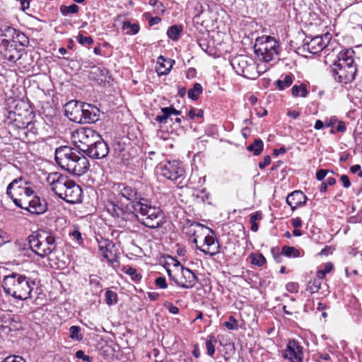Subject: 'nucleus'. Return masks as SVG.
I'll list each match as a JSON object with an SVG mask.
<instances>
[{"mask_svg": "<svg viewBox=\"0 0 362 362\" xmlns=\"http://www.w3.org/2000/svg\"><path fill=\"white\" fill-rule=\"evenodd\" d=\"M113 190L118 196L129 201L132 204L130 209L128 205L126 209L119 206L114 202H108L106 205L107 212L115 218L123 221H132L136 216L134 214V204L142 202L143 198L136 187L127 185L125 183H117L112 187Z\"/></svg>", "mask_w": 362, "mask_h": 362, "instance_id": "1", "label": "nucleus"}, {"mask_svg": "<svg viewBox=\"0 0 362 362\" xmlns=\"http://www.w3.org/2000/svg\"><path fill=\"white\" fill-rule=\"evenodd\" d=\"M36 285V279L18 272H11L6 275L2 281L4 292L13 298L21 300H26L32 298L31 293Z\"/></svg>", "mask_w": 362, "mask_h": 362, "instance_id": "2", "label": "nucleus"}, {"mask_svg": "<svg viewBox=\"0 0 362 362\" xmlns=\"http://www.w3.org/2000/svg\"><path fill=\"white\" fill-rule=\"evenodd\" d=\"M55 160L62 169L77 176L85 174L89 168L87 158L80 151L68 146L55 150Z\"/></svg>", "mask_w": 362, "mask_h": 362, "instance_id": "3", "label": "nucleus"}, {"mask_svg": "<svg viewBox=\"0 0 362 362\" xmlns=\"http://www.w3.org/2000/svg\"><path fill=\"white\" fill-rule=\"evenodd\" d=\"M353 49H344L337 54V60L330 66V71L335 81L347 84L354 80L357 72Z\"/></svg>", "mask_w": 362, "mask_h": 362, "instance_id": "4", "label": "nucleus"}, {"mask_svg": "<svg viewBox=\"0 0 362 362\" xmlns=\"http://www.w3.org/2000/svg\"><path fill=\"white\" fill-rule=\"evenodd\" d=\"M30 250L41 258L54 254L57 250V238L54 233L38 230L28 237Z\"/></svg>", "mask_w": 362, "mask_h": 362, "instance_id": "5", "label": "nucleus"}, {"mask_svg": "<svg viewBox=\"0 0 362 362\" xmlns=\"http://www.w3.org/2000/svg\"><path fill=\"white\" fill-rule=\"evenodd\" d=\"M134 211L140 213L143 216L141 223L149 228H158L165 222V215L160 209L151 206L145 199L142 202L134 204Z\"/></svg>", "mask_w": 362, "mask_h": 362, "instance_id": "6", "label": "nucleus"}, {"mask_svg": "<svg viewBox=\"0 0 362 362\" xmlns=\"http://www.w3.org/2000/svg\"><path fill=\"white\" fill-rule=\"evenodd\" d=\"M254 50L259 59L269 62L279 55V44L274 37L263 35L256 39Z\"/></svg>", "mask_w": 362, "mask_h": 362, "instance_id": "7", "label": "nucleus"}, {"mask_svg": "<svg viewBox=\"0 0 362 362\" xmlns=\"http://www.w3.org/2000/svg\"><path fill=\"white\" fill-rule=\"evenodd\" d=\"M230 64L238 74L247 78L255 79L259 75L253 60L246 55L235 57Z\"/></svg>", "mask_w": 362, "mask_h": 362, "instance_id": "8", "label": "nucleus"}, {"mask_svg": "<svg viewBox=\"0 0 362 362\" xmlns=\"http://www.w3.org/2000/svg\"><path fill=\"white\" fill-rule=\"evenodd\" d=\"M75 143L78 150L84 153L95 142H98L101 136L90 128H80L74 135Z\"/></svg>", "mask_w": 362, "mask_h": 362, "instance_id": "9", "label": "nucleus"}, {"mask_svg": "<svg viewBox=\"0 0 362 362\" xmlns=\"http://www.w3.org/2000/svg\"><path fill=\"white\" fill-rule=\"evenodd\" d=\"M156 171L158 175L172 181L182 177L185 174L182 164L177 160L161 162L156 166Z\"/></svg>", "mask_w": 362, "mask_h": 362, "instance_id": "10", "label": "nucleus"}, {"mask_svg": "<svg viewBox=\"0 0 362 362\" xmlns=\"http://www.w3.org/2000/svg\"><path fill=\"white\" fill-rule=\"evenodd\" d=\"M16 206L27 210L32 214H42L47 209L45 200L34 195H27L25 197H21L19 200L16 199Z\"/></svg>", "mask_w": 362, "mask_h": 362, "instance_id": "11", "label": "nucleus"}, {"mask_svg": "<svg viewBox=\"0 0 362 362\" xmlns=\"http://www.w3.org/2000/svg\"><path fill=\"white\" fill-rule=\"evenodd\" d=\"M28 182L22 177L13 180L7 187L6 194L16 204V199L19 200L21 197L27 195H33L34 191L28 187Z\"/></svg>", "mask_w": 362, "mask_h": 362, "instance_id": "12", "label": "nucleus"}, {"mask_svg": "<svg viewBox=\"0 0 362 362\" xmlns=\"http://www.w3.org/2000/svg\"><path fill=\"white\" fill-rule=\"evenodd\" d=\"M70 181L67 176L59 173H50L47 177V182L50 185L51 190L60 199L65 194Z\"/></svg>", "mask_w": 362, "mask_h": 362, "instance_id": "13", "label": "nucleus"}, {"mask_svg": "<svg viewBox=\"0 0 362 362\" xmlns=\"http://www.w3.org/2000/svg\"><path fill=\"white\" fill-rule=\"evenodd\" d=\"M22 48L11 40H3L0 44V54L9 62H16L21 58Z\"/></svg>", "mask_w": 362, "mask_h": 362, "instance_id": "14", "label": "nucleus"}, {"mask_svg": "<svg viewBox=\"0 0 362 362\" xmlns=\"http://www.w3.org/2000/svg\"><path fill=\"white\" fill-rule=\"evenodd\" d=\"M98 247L103 257L112 266L115 263L118 264L119 261L115 244L107 239H101L98 240Z\"/></svg>", "mask_w": 362, "mask_h": 362, "instance_id": "15", "label": "nucleus"}, {"mask_svg": "<svg viewBox=\"0 0 362 362\" xmlns=\"http://www.w3.org/2000/svg\"><path fill=\"white\" fill-rule=\"evenodd\" d=\"M207 229L209 233L205 235L203 245H197V248L205 254L214 256L219 252V244L215 238L214 231L208 228Z\"/></svg>", "mask_w": 362, "mask_h": 362, "instance_id": "16", "label": "nucleus"}, {"mask_svg": "<svg viewBox=\"0 0 362 362\" xmlns=\"http://www.w3.org/2000/svg\"><path fill=\"white\" fill-rule=\"evenodd\" d=\"M175 266H180L181 271L180 279L179 281H176V285L183 288H192L197 281L195 274L191 269L181 266L179 262H177Z\"/></svg>", "mask_w": 362, "mask_h": 362, "instance_id": "17", "label": "nucleus"}, {"mask_svg": "<svg viewBox=\"0 0 362 362\" xmlns=\"http://www.w3.org/2000/svg\"><path fill=\"white\" fill-rule=\"evenodd\" d=\"M85 103L70 100L64 105V114L71 121L79 123L81 121V111Z\"/></svg>", "mask_w": 362, "mask_h": 362, "instance_id": "18", "label": "nucleus"}, {"mask_svg": "<svg viewBox=\"0 0 362 362\" xmlns=\"http://www.w3.org/2000/svg\"><path fill=\"white\" fill-rule=\"evenodd\" d=\"M283 356L289 362H302L303 348L295 340L289 341Z\"/></svg>", "mask_w": 362, "mask_h": 362, "instance_id": "19", "label": "nucleus"}, {"mask_svg": "<svg viewBox=\"0 0 362 362\" xmlns=\"http://www.w3.org/2000/svg\"><path fill=\"white\" fill-rule=\"evenodd\" d=\"M0 329L6 334L16 332L23 328L20 317L13 315H7L3 317Z\"/></svg>", "mask_w": 362, "mask_h": 362, "instance_id": "20", "label": "nucleus"}, {"mask_svg": "<svg viewBox=\"0 0 362 362\" xmlns=\"http://www.w3.org/2000/svg\"><path fill=\"white\" fill-rule=\"evenodd\" d=\"M325 47L322 37L317 35L314 37H308L303 40L302 49L310 54H316L320 52Z\"/></svg>", "mask_w": 362, "mask_h": 362, "instance_id": "21", "label": "nucleus"}, {"mask_svg": "<svg viewBox=\"0 0 362 362\" xmlns=\"http://www.w3.org/2000/svg\"><path fill=\"white\" fill-rule=\"evenodd\" d=\"M82 193L81 187L71 180L62 199L71 204L78 203L81 202Z\"/></svg>", "mask_w": 362, "mask_h": 362, "instance_id": "22", "label": "nucleus"}, {"mask_svg": "<svg viewBox=\"0 0 362 362\" xmlns=\"http://www.w3.org/2000/svg\"><path fill=\"white\" fill-rule=\"evenodd\" d=\"M109 152L108 145L103 138L98 142H95L84 154L93 159H101L105 158Z\"/></svg>", "mask_w": 362, "mask_h": 362, "instance_id": "23", "label": "nucleus"}, {"mask_svg": "<svg viewBox=\"0 0 362 362\" xmlns=\"http://www.w3.org/2000/svg\"><path fill=\"white\" fill-rule=\"evenodd\" d=\"M82 119L81 124H92L95 123L100 119V110L94 105L85 103L81 111Z\"/></svg>", "mask_w": 362, "mask_h": 362, "instance_id": "24", "label": "nucleus"}, {"mask_svg": "<svg viewBox=\"0 0 362 362\" xmlns=\"http://www.w3.org/2000/svg\"><path fill=\"white\" fill-rule=\"evenodd\" d=\"M307 197L300 190H296L290 193L286 197V203L291 206L292 211H294L298 206L305 205Z\"/></svg>", "mask_w": 362, "mask_h": 362, "instance_id": "25", "label": "nucleus"}, {"mask_svg": "<svg viewBox=\"0 0 362 362\" xmlns=\"http://www.w3.org/2000/svg\"><path fill=\"white\" fill-rule=\"evenodd\" d=\"M174 61L160 56L157 59L156 72L159 76L168 74L173 68Z\"/></svg>", "mask_w": 362, "mask_h": 362, "instance_id": "26", "label": "nucleus"}, {"mask_svg": "<svg viewBox=\"0 0 362 362\" xmlns=\"http://www.w3.org/2000/svg\"><path fill=\"white\" fill-rule=\"evenodd\" d=\"M161 112L163 115H158L155 118V120L161 124H166L168 119L170 117L171 115H180L181 114V112L177 110L173 106L163 107L161 108Z\"/></svg>", "mask_w": 362, "mask_h": 362, "instance_id": "27", "label": "nucleus"}, {"mask_svg": "<svg viewBox=\"0 0 362 362\" xmlns=\"http://www.w3.org/2000/svg\"><path fill=\"white\" fill-rule=\"evenodd\" d=\"M263 149L264 144L260 139H255L254 142L248 145L247 147V150L250 152H253L255 156L260 155Z\"/></svg>", "mask_w": 362, "mask_h": 362, "instance_id": "28", "label": "nucleus"}, {"mask_svg": "<svg viewBox=\"0 0 362 362\" xmlns=\"http://www.w3.org/2000/svg\"><path fill=\"white\" fill-rule=\"evenodd\" d=\"M122 29L126 30V35H132L139 32L140 26L138 23H131L130 21H127L123 23Z\"/></svg>", "mask_w": 362, "mask_h": 362, "instance_id": "29", "label": "nucleus"}, {"mask_svg": "<svg viewBox=\"0 0 362 362\" xmlns=\"http://www.w3.org/2000/svg\"><path fill=\"white\" fill-rule=\"evenodd\" d=\"M293 76L291 74H288L284 76L283 80L279 79L274 82L276 86L280 90H283L285 88L289 87L293 83Z\"/></svg>", "mask_w": 362, "mask_h": 362, "instance_id": "30", "label": "nucleus"}, {"mask_svg": "<svg viewBox=\"0 0 362 362\" xmlns=\"http://www.w3.org/2000/svg\"><path fill=\"white\" fill-rule=\"evenodd\" d=\"M291 93L293 97H303L305 98L308 91L307 90L306 86L304 83H300V85H294L291 89Z\"/></svg>", "mask_w": 362, "mask_h": 362, "instance_id": "31", "label": "nucleus"}, {"mask_svg": "<svg viewBox=\"0 0 362 362\" xmlns=\"http://www.w3.org/2000/svg\"><path fill=\"white\" fill-rule=\"evenodd\" d=\"M182 31V28L181 25H174L168 28L167 35L172 40L177 41L179 39Z\"/></svg>", "mask_w": 362, "mask_h": 362, "instance_id": "32", "label": "nucleus"}, {"mask_svg": "<svg viewBox=\"0 0 362 362\" xmlns=\"http://www.w3.org/2000/svg\"><path fill=\"white\" fill-rule=\"evenodd\" d=\"M322 281L318 277L311 279L308 281L306 290L310 293H315L320 289Z\"/></svg>", "mask_w": 362, "mask_h": 362, "instance_id": "33", "label": "nucleus"}, {"mask_svg": "<svg viewBox=\"0 0 362 362\" xmlns=\"http://www.w3.org/2000/svg\"><path fill=\"white\" fill-rule=\"evenodd\" d=\"M11 40L12 42H15L16 44L18 45V47L22 48V50L23 49V47H26L29 43L28 38L18 30L14 36V38L11 39Z\"/></svg>", "mask_w": 362, "mask_h": 362, "instance_id": "34", "label": "nucleus"}, {"mask_svg": "<svg viewBox=\"0 0 362 362\" xmlns=\"http://www.w3.org/2000/svg\"><path fill=\"white\" fill-rule=\"evenodd\" d=\"M217 343V339L214 335L208 336L206 340V349L207 354L209 356H213L215 354V346Z\"/></svg>", "mask_w": 362, "mask_h": 362, "instance_id": "35", "label": "nucleus"}, {"mask_svg": "<svg viewBox=\"0 0 362 362\" xmlns=\"http://www.w3.org/2000/svg\"><path fill=\"white\" fill-rule=\"evenodd\" d=\"M202 85L199 83H196L194 86L188 90V97L193 100H197L199 95L202 93Z\"/></svg>", "mask_w": 362, "mask_h": 362, "instance_id": "36", "label": "nucleus"}, {"mask_svg": "<svg viewBox=\"0 0 362 362\" xmlns=\"http://www.w3.org/2000/svg\"><path fill=\"white\" fill-rule=\"evenodd\" d=\"M122 272L125 274H128L132 281H139L141 279V274L137 272V270L135 268L131 267H124L122 268Z\"/></svg>", "mask_w": 362, "mask_h": 362, "instance_id": "37", "label": "nucleus"}, {"mask_svg": "<svg viewBox=\"0 0 362 362\" xmlns=\"http://www.w3.org/2000/svg\"><path fill=\"white\" fill-rule=\"evenodd\" d=\"M81 329L79 326H71L69 328V337L71 339L80 341L83 339V334L81 332Z\"/></svg>", "mask_w": 362, "mask_h": 362, "instance_id": "38", "label": "nucleus"}, {"mask_svg": "<svg viewBox=\"0 0 362 362\" xmlns=\"http://www.w3.org/2000/svg\"><path fill=\"white\" fill-rule=\"evenodd\" d=\"M262 218V213L257 211L250 216V222L251 223V230L254 232H257L259 228V226L257 223V221H260Z\"/></svg>", "mask_w": 362, "mask_h": 362, "instance_id": "39", "label": "nucleus"}, {"mask_svg": "<svg viewBox=\"0 0 362 362\" xmlns=\"http://www.w3.org/2000/svg\"><path fill=\"white\" fill-rule=\"evenodd\" d=\"M282 253L288 257H297L300 256V252L294 247L285 245L282 247Z\"/></svg>", "mask_w": 362, "mask_h": 362, "instance_id": "40", "label": "nucleus"}, {"mask_svg": "<svg viewBox=\"0 0 362 362\" xmlns=\"http://www.w3.org/2000/svg\"><path fill=\"white\" fill-rule=\"evenodd\" d=\"M105 300L108 305H112L117 302V294L108 289L105 293Z\"/></svg>", "mask_w": 362, "mask_h": 362, "instance_id": "41", "label": "nucleus"}, {"mask_svg": "<svg viewBox=\"0 0 362 362\" xmlns=\"http://www.w3.org/2000/svg\"><path fill=\"white\" fill-rule=\"evenodd\" d=\"M78 6L76 4H71L70 6H62L60 8L61 13L64 16H66L69 13H76L78 11Z\"/></svg>", "mask_w": 362, "mask_h": 362, "instance_id": "42", "label": "nucleus"}, {"mask_svg": "<svg viewBox=\"0 0 362 362\" xmlns=\"http://www.w3.org/2000/svg\"><path fill=\"white\" fill-rule=\"evenodd\" d=\"M252 264L258 267H262L266 263V259L262 254L252 255Z\"/></svg>", "mask_w": 362, "mask_h": 362, "instance_id": "43", "label": "nucleus"}, {"mask_svg": "<svg viewBox=\"0 0 362 362\" xmlns=\"http://www.w3.org/2000/svg\"><path fill=\"white\" fill-rule=\"evenodd\" d=\"M333 269V264L331 262H327L325 264L324 269L318 270L317 272V277L322 280L325 275L330 272Z\"/></svg>", "mask_w": 362, "mask_h": 362, "instance_id": "44", "label": "nucleus"}, {"mask_svg": "<svg viewBox=\"0 0 362 362\" xmlns=\"http://www.w3.org/2000/svg\"><path fill=\"white\" fill-rule=\"evenodd\" d=\"M2 35L13 39L18 30L11 26H4L1 29Z\"/></svg>", "mask_w": 362, "mask_h": 362, "instance_id": "45", "label": "nucleus"}, {"mask_svg": "<svg viewBox=\"0 0 362 362\" xmlns=\"http://www.w3.org/2000/svg\"><path fill=\"white\" fill-rule=\"evenodd\" d=\"M224 326L230 330H236L238 329V323L237 320L233 316L229 317V321L224 322Z\"/></svg>", "mask_w": 362, "mask_h": 362, "instance_id": "46", "label": "nucleus"}, {"mask_svg": "<svg viewBox=\"0 0 362 362\" xmlns=\"http://www.w3.org/2000/svg\"><path fill=\"white\" fill-rule=\"evenodd\" d=\"M76 40L78 42V43H80L82 45H90L93 44V42H94V40L91 36H83L81 34H79L76 37Z\"/></svg>", "mask_w": 362, "mask_h": 362, "instance_id": "47", "label": "nucleus"}, {"mask_svg": "<svg viewBox=\"0 0 362 362\" xmlns=\"http://www.w3.org/2000/svg\"><path fill=\"white\" fill-rule=\"evenodd\" d=\"M1 362H26L23 357L16 355H11L5 358Z\"/></svg>", "mask_w": 362, "mask_h": 362, "instance_id": "48", "label": "nucleus"}, {"mask_svg": "<svg viewBox=\"0 0 362 362\" xmlns=\"http://www.w3.org/2000/svg\"><path fill=\"white\" fill-rule=\"evenodd\" d=\"M155 284L157 287L165 289L168 287V284L166 282V279L164 276H159L156 279Z\"/></svg>", "mask_w": 362, "mask_h": 362, "instance_id": "49", "label": "nucleus"}, {"mask_svg": "<svg viewBox=\"0 0 362 362\" xmlns=\"http://www.w3.org/2000/svg\"><path fill=\"white\" fill-rule=\"evenodd\" d=\"M76 357L79 359H83V361H85L86 362H92L93 361V358L88 355H86L84 351L82 350H78L76 351Z\"/></svg>", "mask_w": 362, "mask_h": 362, "instance_id": "50", "label": "nucleus"}, {"mask_svg": "<svg viewBox=\"0 0 362 362\" xmlns=\"http://www.w3.org/2000/svg\"><path fill=\"white\" fill-rule=\"evenodd\" d=\"M286 288L291 293H297L298 289V284L295 282H289L286 285Z\"/></svg>", "mask_w": 362, "mask_h": 362, "instance_id": "51", "label": "nucleus"}, {"mask_svg": "<svg viewBox=\"0 0 362 362\" xmlns=\"http://www.w3.org/2000/svg\"><path fill=\"white\" fill-rule=\"evenodd\" d=\"M271 163V157L270 156H264L263 158V160L259 162L258 164V167L260 169H264L266 166L269 165Z\"/></svg>", "mask_w": 362, "mask_h": 362, "instance_id": "52", "label": "nucleus"}, {"mask_svg": "<svg viewBox=\"0 0 362 362\" xmlns=\"http://www.w3.org/2000/svg\"><path fill=\"white\" fill-rule=\"evenodd\" d=\"M329 170L325 169H320L316 173V178L319 181H322L326 177Z\"/></svg>", "mask_w": 362, "mask_h": 362, "instance_id": "53", "label": "nucleus"}, {"mask_svg": "<svg viewBox=\"0 0 362 362\" xmlns=\"http://www.w3.org/2000/svg\"><path fill=\"white\" fill-rule=\"evenodd\" d=\"M340 180L343 184V186L344 188H349L351 186V182L349 180V178L346 175H342L340 177Z\"/></svg>", "mask_w": 362, "mask_h": 362, "instance_id": "54", "label": "nucleus"}, {"mask_svg": "<svg viewBox=\"0 0 362 362\" xmlns=\"http://www.w3.org/2000/svg\"><path fill=\"white\" fill-rule=\"evenodd\" d=\"M165 306L168 308V311L172 314L175 315L179 313V308L171 303L165 305Z\"/></svg>", "mask_w": 362, "mask_h": 362, "instance_id": "55", "label": "nucleus"}, {"mask_svg": "<svg viewBox=\"0 0 362 362\" xmlns=\"http://www.w3.org/2000/svg\"><path fill=\"white\" fill-rule=\"evenodd\" d=\"M291 223H292V226L295 228H298L301 227V226H302V221L300 218H293L291 220Z\"/></svg>", "mask_w": 362, "mask_h": 362, "instance_id": "56", "label": "nucleus"}, {"mask_svg": "<svg viewBox=\"0 0 362 362\" xmlns=\"http://www.w3.org/2000/svg\"><path fill=\"white\" fill-rule=\"evenodd\" d=\"M336 130L339 132H344L346 131V125L345 123L342 121L338 122V124L337 126Z\"/></svg>", "mask_w": 362, "mask_h": 362, "instance_id": "57", "label": "nucleus"}, {"mask_svg": "<svg viewBox=\"0 0 362 362\" xmlns=\"http://www.w3.org/2000/svg\"><path fill=\"white\" fill-rule=\"evenodd\" d=\"M21 3V9L25 11L30 7V0H18Z\"/></svg>", "mask_w": 362, "mask_h": 362, "instance_id": "58", "label": "nucleus"}, {"mask_svg": "<svg viewBox=\"0 0 362 362\" xmlns=\"http://www.w3.org/2000/svg\"><path fill=\"white\" fill-rule=\"evenodd\" d=\"M71 235L73 236V238L76 240H77L78 242L82 240V238H81V233L77 230H74Z\"/></svg>", "mask_w": 362, "mask_h": 362, "instance_id": "59", "label": "nucleus"}, {"mask_svg": "<svg viewBox=\"0 0 362 362\" xmlns=\"http://www.w3.org/2000/svg\"><path fill=\"white\" fill-rule=\"evenodd\" d=\"M272 253H273V256H274V258L275 259V261L278 263L281 262V258H282V255H284L281 252H276V253H274V250H272Z\"/></svg>", "mask_w": 362, "mask_h": 362, "instance_id": "60", "label": "nucleus"}, {"mask_svg": "<svg viewBox=\"0 0 362 362\" xmlns=\"http://www.w3.org/2000/svg\"><path fill=\"white\" fill-rule=\"evenodd\" d=\"M148 297L151 300H157L159 298V294L156 292H148Z\"/></svg>", "mask_w": 362, "mask_h": 362, "instance_id": "61", "label": "nucleus"}, {"mask_svg": "<svg viewBox=\"0 0 362 362\" xmlns=\"http://www.w3.org/2000/svg\"><path fill=\"white\" fill-rule=\"evenodd\" d=\"M332 252V247L327 246L321 250L320 255H328L331 254Z\"/></svg>", "mask_w": 362, "mask_h": 362, "instance_id": "62", "label": "nucleus"}, {"mask_svg": "<svg viewBox=\"0 0 362 362\" xmlns=\"http://www.w3.org/2000/svg\"><path fill=\"white\" fill-rule=\"evenodd\" d=\"M160 21H161L160 18L156 16V17L151 18L150 19V21H148V23H149V25L152 26L156 24H158V23L160 22Z\"/></svg>", "mask_w": 362, "mask_h": 362, "instance_id": "63", "label": "nucleus"}, {"mask_svg": "<svg viewBox=\"0 0 362 362\" xmlns=\"http://www.w3.org/2000/svg\"><path fill=\"white\" fill-rule=\"evenodd\" d=\"M192 354L195 358H199L200 356V351L197 344L194 346V349L192 351Z\"/></svg>", "mask_w": 362, "mask_h": 362, "instance_id": "64", "label": "nucleus"}]
</instances>
